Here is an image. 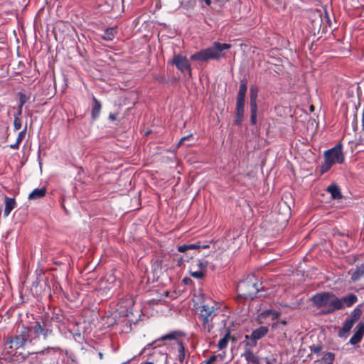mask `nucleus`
Returning <instances> with one entry per match:
<instances>
[{"label": "nucleus", "instance_id": "1", "mask_svg": "<svg viewBox=\"0 0 364 364\" xmlns=\"http://www.w3.org/2000/svg\"><path fill=\"white\" fill-rule=\"evenodd\" d=\"M231 48L228 43L214 42L210 47L196 52L191 56V59L198 61H208L210 60H218L225 56L224 50Z\"/></svg>", "mask_w": 364, "mask_h": 364}, {"label": "nucleus", "instance_id": "2", "mask_svg": "<svg viewBox=\"0 0 364 364\" xmlns=\"http://www.w3.org/2000/svg\"><path fill=\"white\" fill-rule=\"evenodd\" d=\"M262 284L258 282L255 275H248L247 278L237 284V290L239 296L245 299H253L259 292Z\"/></svg>", "mask_w": 364, "mask_h": 364}, {"label": "nucleus", "instance_id": "3", "mask_svg": "<svg viewBox=\"0 0 364 364\" xmlns=\"http://www.w3.org/2000/svg\"><path fill=\"white\" fill-rule=\"evenodd\" d=\"M311 300L316 307H324L327 313H331L336 310L341 309L338 298L332 293L323 292L316 294L311 298Z\"/></svg>", "mask_w": 364, "mask_h": 364}, {"label": "nucleus", "instance_id": "4", "mask_svg": "<svg viewBox=\"0 0 364 364\" xmlns=\"http://www.w3.org/2000/svg\"><path fill=\"white\" fill-rule=\"evenodd\" d=\"M216 304H204L200 306L199 318L202 322L203 328L207 332H210L215 325V320L218 315Z\"/></svg>", "mask_w": 364, "mask_h": 364}, {"label": "nucleus", "instance_id": "5", "mask_svg": "<svg viewBox=\"0 0 364 364\" xmlns=\"http://www.w3.org/2000/svg\"><path fill=\"white\" fill-rule=\"evenodd\" d=\"M27 328L29 329L30 338L35 340L36 338L46 340L53 336L52 322L49 319L42 318L36 321L33 326Z\"/></svg>", "mask_w": 364, "mask_h": 364}, {"label": "nucleus", "instance_id": "6", "mask_svg": "<svg viewBox=\"0 0 364 364\" xmlns=\"http://www.w3.org/2000/svg\"><path fill=\"white\" fill-rule=\"evenodd\" d=\"M344 161V154L342 150L341 143H338L333 148L326 150L324 152V161L321 166L322 173L328 171L335 164H343Z\"/></svg>", "mask_w": 364, "mask_h": 364}, {"label": "nucleus", "instance_id": "7", "mask_svg": "<svg viewBox=\"0 0 364 364\" xmlns=\"http://www.w3.org/2000/svg\"><path fill=\"white\" fill-rule=\"evenodd\" d=\"M27 343L35 344V339L30 338L29 329L23 327L21 333L18 336L11 338L4 343V350L7 353H12L14 349H18L25 346Z\"/></svg>", "mask_w": 364, "mask_h": 364}, {"label": "nucleus", "instance_id": "8", "mask_svg": "<svg viewBox=\"0 0 364 364\" xmlns=\"http://www.w3.org/2000/svg\"><path fill=\"white\" fill-rule=\"evenodd\" d=\"M259 93V88L257 85H252L250 88V121L252 124H257V97Z\"/></svg>", "mask_w": 364, "mask_h": 364}, {"label": "nucleus", "instance_id": "9", "mask_svg": "<svg viewBox=\"0 0 364 364\" xmlns=\"http://www.w3.org/2000/svg\"><path fill=\"white\" fill-rule=\"evenodd\" d=\"M134 305V299L132 296H128L122 299L118 304L117 310L122 316H129L133 314V306Z\"/></svg>", "mask_w": 364, "mask_h": 364}, {"label": "nucleus", "instance_id": "10", "mask_svg": "<svg viewBox=\"0 0 364 364\" xmlns=\"http://www.w3.org/2000/svg\"><path fill=\"white\" fill-rule=\"evenodd\" d=\"M268 331V327L264 326H259L255 329L250 336H245V339L250 340V341L247 343V345L251 347L255 346L257 341L264 337L267 334Z\"/></svg>", "mask_w": 364, "mask_h": 364}, {"label": "nucleus", "instance_id": "11", "mask_svg": "<svg viewBox=\"0 0 364 364\" xmlns=\"http://www.w3.org/2000/svg\"><path fill=\"white\" fill-rule=\"evenodd\" d=\"M172 64L175 65L183 73H188L191 74V73L190 64L185 56L175 55L172 60Z\"/></svg>", "mask_w": 364, "mask_h": 364}, {"label": "nucleus", "instance_id": "12", "mask_svg": "<svg viewBox=\"0 0 364 364\" xmlns=\"http://www.w3.org/2000/svg\"><path fill=\"white\" fill-rule=\"evenodd\" d=\"M281 312L279 311L267 309L258 314L257 321L259 323H264L267 321L268 318H270L271 320H275L279 318Z\"/></svg>", "mask_w": 364, "mask_h": 364}, {"label": "nucleus", "instance_id": "13", "mask_svg": "<svg viewBox=\"0 0 364 364\" xmlns=\"http://www.w3.org/2000/svg\"><path fill=\"white\" fill-rule=\"evenodd\" d=\"M364 335V323H360L355 327V332L350 339V343L355 345L360 342Z\"/></svg>", "mask_w": 364, "mask_h": 364}, {"label": "nucleus", "instance_id": "14", "mask_svg": "<svg viewBox=\"0 0 364 364\" xmlns=\"http://www.w3.org/2000/svg\"><path fill=\"white\" fill-rule=\"evenodd\" d=\"M357 296L353 294H350L346 296L338 299V301H340L341 309L345 307L351 306L357 301Z\"/></svg>", "mask_w": 364, "mask_h": 364}, {"label": "nucleus", "instance_id": "15", "mask_svg": "<svg viewBox=\"0 0 364 364\" xmlns=\"http://www.w3.org/2000/svg\"><path fill=\"white\" fill-rule=\"evenodd\" d=\"M245 100H237L235 118V124H240L242 121L245 112Z\"/></svg>", "mask_w": 364, "mask_h": 364}, {"label": "nucleus", "instance_id": "16", "mask_svg": "<svg viewBox=\"0 0 364 364\" xmlns=\"http://www.w3.org/2000/svg\"><path fill=\"white\" fill-rule=\"evenodd\" d=\"M353 325L354 323L352 321L346 318L343 323L342 328L338 331V336L340 338H346Z\"/></svg>", "mask_w": 364, "mask_h": 364}, {"label": "nucleus", "instance_id": "17", "mask_svg": "<svg viewBox=\"0 0 364 364\" xmlns=\"http://www.w3.org/2000/svg\"><path fill=\"white\" fill-rule=\"evenodd\" d=\"M326 191L331 195L333 199H340L342 198V194L338 186L336 184H331L328 186Z\"/></svg>", "mask_w": 364, "mask_h": 364}, {"label": "nucleus", "instance_id": "18", "mask_svg": "<svg viewBox=\"0 0 364 364\" xmlns=\"http://www.w3.org/2000/svg\"><path fill=\"white\" fill-rule=\"evenodd\" d=\"M16 202L14 198H6L5 199V208L4 210V215L7 217L11 210L15 208Z\"/></svg>", "mask_w": 364, "mask_h": 364}, {"label": "nucleus", "instance_id": "19", "mask_svg": "<svg viewBox=\"0 0 364 364\" xmlns=\"http://www.w3.org/2000/svg\"><path fill=\"white\" fill-rule=\"evenodd\" d=\"M46 193V188H36L28 196V199L36 200L43 198Z\"/></svg>", "mask_w": 364, "mask_h": 364}, {"label": "nucleus", "instance_id": "20", "mask_svg": "<svg viewBox=\"0 0 364 364\" xmlns=\"http://www.w3.org/2000/svg\"><path fill=\"white\" fill-rule=\"evenodd\" d=\"M247 90V82L245 80H242L239 91L237 93V100H245V95Z\"/></svg>", "mask_w": 364, "mask_h": 364}, {"label": "nucleus", "instance_id": "21", "mask_svg": "<svg viewBox=\"0 0 364 364\" xmlns=\"http://www.w3.org/2000/svg\"><path fill=\"white\" fill-rule=\"evenodd\" d=\"M116 33H117V30L115 28H114V27L109 28H107L104 31V33L102 34V37L104 40L110 41L114 39Z\"/></svg>", "mask_w": 364, "mask_h": 364}, {"label": "nucleus", "instance_id": "22", "mask_svg": "<svg viewBox=\"0 0 364 364\" xmlns=\"http://www.w3.org/2000/svg\"><path fill=\"white\" fill-rule=\"evenodd\" d=\"M101 103L95 97H93V106L92 110V115L94 119L99 117L101 110Z\"/></svg>", "mask_w": 364, "mask_h": 364}, {"label": "nucleus", "instance_id": "23", "mask_svg": "<svg viewBox=\"0 0 364 364\" xmlns=\"http://www.w3.org/2000/svg\"><path fill=\"white\" fill-rule=\"evenodd\" d=\"M361 277H364V263L358 267L351 275V279L353 282L358 280Z\"/></svg>", "mask_w": 364, "mask_h": 364}, {"label": "nucleus", "instance_id": "24", "mask_svg": "<svg viewBox=\"0 0 364 364\" xmlns=\"http://www.w3.org/2000/svg\"><path fill=\"white\" fill-rule=\"evenodd\" d=\"M242 355L245 357V358L250 363H257V357L255 355V354L250 349H247Z\"/></svg>", "mask_w": 364, "mask_h": 364}, {"label": "nucleus", "instance_id": "25", "mask_svg": "<svg viewBox=\"0 0 364 364\" xmlns=\"http://www.w3.org/2000/svg\"><path fill=\"white\" fill-rule=\"evenodd\" d=\"M335 358V355L333 353L328 352L325 353L321 360L320 364H332Z\"/></svg>", "mask_w": 364, "mask_h": 364}, {"label": "nucleus", "instance_id": "26", "mask_svg": "<svg viewBox=\"0 0 364 364\" xmlns=\"http://www.w3.org/2000/svg\"><path fill=\"white\" fill-rule=\"evenodd\" d=\"M190 274L196 279H201L203 277L205 272L201 269H196L195 268V264H191Z\"/></svg>", "mask_w": 364, "mask_h": 364}, {"label": "nucleus", "instance_id": "27", "mask_svg": "<svg viewBox=\"0 0 364 364\" xmlns=\"http://www.w3.org/2000/svg\"><path fill=\"white\" fill-rule=\"evenodd\" d=\"M208 264V261L204 259H197L192 263V264H195V268L196 269H201L203 271V272H205Z\"/></svg>", "mask_w": 364, "mask_h": 364}, {"label": "nucleus", "instance_id": "28", "mask_svg": "<svg viewBox=\"0 0 364 364\" xmlns=\"http://www.w3.org/2000/svg\"><path fill=\"white\" fill-rule=\"evenodd\" d=\"M230 338V333H226L223 338L220 339V341L218 343V348L220 350H223V349L226 348Z\"/></svg>", "mask_w": 364, "mask_h": 364}, {"label": "nucleus", "instance_id": "29", "mask_svg": "<svg viewBox=\"0 0 364 364\" xmlns=\"http://www.w3.org/2000/svg\"><path fill=\"white\" fill-rule=\"evenodd\" d=\"M361 314V311L358 309H355L351 315L348 316L347 318H348L350 321H352V322L355 324V322L358 321Z\"/></svg>", "mask_w": 364, "mask_h": 364}, {"label": "nucleus", "instance_id": "30", "mask_svg": "<svg viewBox=\"0 0 364 364\" xmlns=\"http://www.w3.org/2000/svg\"><path fill=\"white\" fill-rule=\"evenodd\" d=\"M313 15L314 16V18L312 20V23H313L314 28H316V26H321V14L318 11L314 12L313 14Z\"/></svg>", "mask_w": 364, "mask_h": 364}, {"label": "nucleus", "instance_id": "31", "mask_svg": "<svg viewBox=\"0 0 364 364\" xmlns=\"http://www.w3.org/2000/svg\"><path fill=\"white\" fill-rule=\"evenodd\" d=\"M178 359L180 361H183L185 358V353H184V347L183 345L181 343H178Z\"/></svg>", "mask_w": 364, "mask_h": 364}, {"label": "nucleus", "instance_id": "32", "mask_svg": "<svg viewBox=\"0 0 364 364\" xmlns=\"http://www.w3.org/2000/svg\"><path fill=\"white\" fill-rule=\"evenodd\" d=\"M14 128L15 131H17L21 128V121L18 117H14Z\"/></svg>", "mask_w": 364, "mask_h": 364}, {"label": "nucleus", "instance_id": "33", "mask_svg": "<svg viewBox=\"0 0 364 364\" xmlns=\"http://www.w3.org/2000/svg\"><path fill=\"white\" fill-rule=\"evenodd\" d=\"M18 96H19V105H20V106L23 107V105L28 101V97L23 92H19Z\"/></svg>", "mask_w": 364, "mask_h": 364}, {"label": "nucleus", "instance_id": "34", "mask_svg": "<svg viewBox=\"0 0 364 364\" xmlns=\"http://www.w3.org/2000/svg\"><path fill=\"white\" fill-rule=\"evenodd\" d=\"M26 127L18 133L17 139H16L17 144H20L22 141V140L24 139V137L26 136Z\"/></svg>", "mask_w": 364, "mask_h": 364}, {"label": "nucleus", "instance_id": "35", "mask_svg": "<svg viewBox=\"0 0 364 364\" xmlns=\"http://www.w3.org/2000/svg\"><path fill=\"white\" fill-rule=\"evenodd\" d=\"M287 321L285 320H282L281 321H277L272 324V329H277L280 327V326H286Z\"/></svg>", "mask_w": 364, "mask_h": 364}, {"label": "nucleus", "instance_id": "36", "mask_svg": "<svg viewBox=\"0 0 364 364\" xmlns=\"http://www.w3.org/2000/svg\"><path fill=\"white\" fill-rule=\"evenodd\" d=\"M174 338H175V333H170L162 336L159 340L166 341V340H173Z\"/></svg>", "mask_w": 364, "mask_h": 364}, {"label": "nucleus", "instance_id": "37", "mask_svg": "<svg viewBox=\"0 0 364 364\" xmlns=\"http://www.w3.org/2000/svg\"><path fill=\"white\" fill-rule=\"evenodd\" d=\"M158 340H156L151 343H148L146 346H144V348L141 350V352L139 353V355H141L143 354L144 353H145L147 350L153 348H154L155 347H154V344Z\"/></svg>", "mask_w": 364, "mask_h": 364}, {"label": "nucleus", "instance_id": "38", "mask_svg": "<svg viewBox=\"0 0 364 364\" xmlns=\"http://www.w3.org/2000/svg\"><path fill=\"white\" fill-rule=\"evenodd\" d=\"M188 250H193V249H200V248H208L209 247V245H203V246H200V245L198 244H191V245H188Z\"/></svg>", "mask_w": 364, "mask_h": 364}, {"label": "nucleus", "instance_id": "39", "mask_svg": "<svg viewBox=\"0 0 364 364\" xmlns=\"http://www.w3.org/2000/svg\"><path fill=\"white\" fill-rule=\"evenodd\" d=\"M191 137H192V134H190V135H188V136H186L182 137V138L180 139L179 142H178V145L186 144V141L187 140H189V139H190V138H191Z\"/></svg>", "mask_w": 364, "mask_h": 364}, {"label": "nucleus", "instance_id": "40", "mask_svg": "<svg viewBox=\"0 0 364 364\" xmlns=\"http://www.w3.org/2000/svg\"><path fill=\"white\" fill-rule=\"evenodd\" d=\"M188 250V245H181L178 247V250L180 252H185L186 251H187Z\"/></svg>", "mask_w": 364, "mask_h": 364}, {"label": "nucleus", "instance_id": "41", "mask_svg": "<svg viewBox=\"0 0 364 364\" xmlns=\"http://www.w3.org/2000/svg\"><path fill=\"white\" fill-rule=\"evenodd\" d=\"M21 113H22V106H20V105H19L18 107V111H17L16 114H14V117H19L21 116Z\"/></svg>", "mask_w": 364, "mask_h": 364}, {"label": "nucleus", "instance_id": "42", "mask_svg": "<svg viewBox=\"0 0 364 364\" xmlns=\"http://www.w3.org/2000/svg\"><path fill=\"white\" fill-rule=\"evenodd\" d=\"M20 144H17V141L15 144L10 145L11 149H18Z\"/></svg>", "mask_w": 364, "mask_h": 364}, {"label": "nucleus", "instance_id": "43", "mask_svg": "<svg viewBox=\"0 0 364 364\" xmlns=\"http://www.w3.org/2000/svg\"><path fill=\"white\" fill-rule=\"evenodd\" d=\"M275 361L274 359H273L272 360H269V359H266V364H274V362Z\"/></svg>", "mask_w": 364, "mask_h": 364}, {"label": "nucleus", "instance_id": "44", "mask_svg": "<svg viewBox=\"0 0 364 364\" xmlns=\"http://www.w3.org/2000/svg\"><path fill=\"white\" fill-rule=\"evenodd\" d=\"M156 80L161 82H164L165 80L164 77H156Z\"/></svg>", "mask_w": 364, "mask_h": 364}, {"label": "nucleus", "instance_id": "45", "mask_svg": "<svg viewBox=\"0 0 364 364\" xmlns=\"http://www.w3.org/2000/svg\"><path fill=\"white\" fill-rule=\"evenodd\" d=\"M109 118H110L112 120H114V119H116V117L114 116V114H111L109 115Z\"/></svg>", "mask_w": 364, "mask_h": 364}, {"label": "nucleus", "instance_id": "46", "mask_svg": "<svg viewBox=\"0 0 364 364\" xmlns=\"http://www.w3.org/2000/svg\"><path fill=\"white\" fill-rule=\"evenodd\" d=\"M98 356H99L100 359H102L103 358V353H101V352H99L98 353Z\"/></svg>", "mask_w": 364, "mask_h": 364}, {"label": "nucleus", "instance_id": "47", "mask_svg": "<svg viewBox=\"0 0 364 364\" xmlns=\"http://www.w3.org/2000/svg\"><path fill=\"white\" fill-rule=\"evenodd\" d=\"M320 351V348H316L315 350H314V352L315 353H318Z\"/></svg>", "mask_w": 364, "mask_h": 364}, {"label": "nucleus", "instance_id": "48", "mask_svg": "<svg viewBox=\"0 0 364 364\" xmlns=\"http://www.w3.org/2000/svg\"><path fill=\"white\" fill-rule=\"evenodd\" d=\"M198 2L200 3V0H198Z\"/></svg>", "mask_w": 364, "mask_h": 364}]
</instances>
